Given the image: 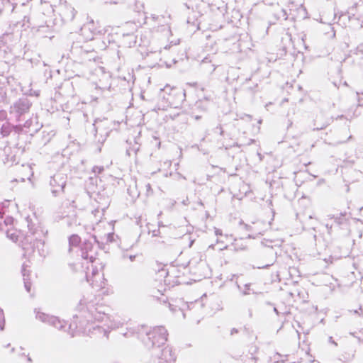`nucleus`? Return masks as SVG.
<instances>
[{
    "instance_id": "1",
    "label": "nucleus",
    "mask_w": 363,
    "mask_h": 363,
    "mask_svg": "<svg viewBox=\"0 0 363 363\" xmlns=\"http://www.w3.org/2000/svg\"><path fill=\"white\" fill-rule=\"evenodd\" d=\"M96 297L89 294L82 296L78 304V310L81 313L79 317L75 315L74 320L67 326L66 322L57 317L47 314L40 310H35V318L40 321L53 326L59 330L67 333L71 336L79 333L87 335L106 336L113 329L122 326L124 321L118 316L110 317L99 310L97 306Z\"/></svg>"
},
{
    "instance_id": "2",
    "label": "nucleus",
    "mask_w": 363,
    "mask_h": 363,
    "mask_svg": "<svg viewBox=\"0 0 363 363\" xmlns=\"http://www.w3.org/2000/svg\"><path fill=\"white\" fill-rule=\"evenodd\" d=\"M199 264L204 265V262L202 261V256L199 253L193 257L186 265L158 264L157 277L161 281L163 279L164 284L166 286L172 287L177 284L186 283L182 277L189 271H193Z\"/></svg>"
},
{
    "instance_id": "3",
    "label": "nucleus",
    "mask_w": 363,
    "mask_h": 363,
    "mask_svg": "<svg viewBox=\"0 0 363 363\" xmlns=\"http://www.w3.org/2000/svg\"><path fill=\"white\" fill-rule=\"evenodd\" d=\"M86 277L87 281L96 291H101L102 295L108 296L113 293V289L104 278L102 263L97 262L91 263L86 267Z\"/></svg>"
},
{
    "instance_id": "4",
    "label": "nucleus",
    "mask_w": 363,
    "mask_h": 363,
    "mask_svg": "<svg viewBox=\"0 0 363 363\" xmlns=\"http://www.w3.org/2000/svg\"><path fill=\"white\" fill-rule=\"evenodd\" d=\"M103 211H100L99 209H96L89 215V219L91 220V223L90 225H86L85 228L86 230L91 229L92 230L96 232V234L93 235V239L95 242L99 244V242H106V243H109L115 241V238L116 237L113 233H108L103 235L101 233V228H105L106 225L111 228L110 223L105 220H101V218L103 216Z\"/></svg>"
},
{
    "instance_id": "5",
    "label": "nucleus",
    "mask_w": 363,
    "mask_h": 363,
    "mask_svg": "<svg viewBox=\"0 0 363 363\" xmlns=\"http://www.w3.org/2000/svg\"><path fill=\"white\" fill-rule=\"evenodd\" d=\"M145 333L147 338L143 340L147 348L160 347L167 340V331L162 326L155 327L150 329L142 328Z\"/></svg>"
},
{
    "instance_id": "6",
    "label": "nucleus",
    "mask_w": 363,
    "mask_h": 363,
    "mask_svg": "<svg viewBox=\"0 0 363 363\" xmlns=\"http://www.w3.org/2000/svg\"><path fill=\"white\" fill-rule=\"evenodd\" d=\"M67 176L62 172H57L50 177V186L52 194L56 196L64 191Z\"/></svg>"
},
{
    "instance_id": "7",
    "label": "nucleus",
    "mask_w": 363,
    "mask_h": 363,
    "mask_svg": "<svg viewBox=\"0 0 363 363\" xmlns=\"http://www.w3.org/2000/svg\"><path fill=\"white\" fill-rule=\"evenodd\" d=\"M18 40V37L12 33L4 34L0 37V50L6 55L13 52Z\"/></svg>"
},
{
    "instance_id": "8",
    "label": "nucleus",
    "mask_w": 363,
    "mask_h": 363,
    "mask_svg": "<svg viewBox=\"0 0 363 363\" xmlns=\"http://www.w3.org/2000/svg\"><path fill=\"white\" fill-rule=\"evenodd\" d=\"M30 107V103L27 99H21L16 101L11 107L10 114L11 120L14 118L15 121H19L20 116L27 112Z\"/></svg>"
},
{
    "instance_id": "9",
    "label": "nucleus",
    "mask_w": 363,
    "mask_h": 363,
    "mask_svg": "<svg viewBox=\"0 0 363 363\" xmlns=\"http://www.w3.org/2000/svg\"><path fill=\"white\" fill-rule=\"evenodd\" d=\"M271 225V222L266 223L261 220L253 222L252 225H245V227L247 231L249 238H255L258 235H261Z\"/></svg>"
},
{
    "instance_id": "10",
    "label": "nucleus",
    "mask_w": 363,
    "mask_h": 363,
    "mask_svg": "<svg viewBox=\"0 0 363 363\" xmlns=\"http://www.w3.org/2000/svg\"><path fill=\"white\" fill-rule=\"evenodd\" d=\"M94 245L88 241L84 242L82 247V257L84 259L87 261V263H94L99 262L96 258V252Z\"/></svg>"
},
{
    "instance_id": "11",
    "label": "nucleus",
    "mask_w": 363,
    "mask_h": 363,
    "mask_svg": "<svg viewBox=\"0 0 363 363\" xmlns=\"http://www.w3.org/2000/svg\"><path fill=\"white\" fill-rule=\"evenodd\" d=\"M18 149L16 147H11L6 146L3 150L2 160L6 165L11 166L17 162L16 153Z\"/></svg>"
},
{
    "instance_id": "12",
    "label": "nucleus",
    "mask_w": 363,
    "mask_h": 363,
    "mask_svg": "<svg viewBox=\"0 0 363 363\" xmlns=\"http://www.w3.org/2000/svg\"><path fill=\"white\" fill-rule=\"evenodd\" d=\"M81 31L86 40H92L94 35L99 33L96 23L93 20L85 23L82 28Z\"/></svg>"
},
{
    "instance_id": "13",
    "label": "nucleus",
    "mask_w": 363,
    "mask_h": 363,
    "mask_svg": "<svg viewBox=\"0 0 363 363\" xmlns=\"http://www.w3.org/2000/svg\"><path fill=\"white\" fill-rule=\"evenodd\" d=\"M215 235L217 237V243H221L224 245L220 250L227 249L231 247L233 238L232 235H223L222 231L218 228H215Z\"/></svg>"
},
{
    "instance_id": "14",
    "label": "nucleus",
    "mask_w": 363,
    "mask_h": 363,
    "mask_svg": "<svg viewBox=\"0 0 363 363\" xmlns=\"http://www.w3.org/2000/svg\"><path fill=\"white\" fill-rule=\"evenodd\" d=\"M176 357L172 349L169 347H164L159 357L158 363H174Z\"/></svg>"
},
{
    "instance_id": "15",
    "label": "nucleus",
    "mask_w": 363,
    "mask_h": 363,
    "mask_svg": "<svg viewBox=\"0 0 363 363\" xmlns=\"http://www.w3.org/2000/svg\"><path fill=\"white\" fill-rule=\"evenodd\" d=\"M21 181L23 182L25 181V178L26 177L28 179L30 180V177L33 175V172L32 169V167L30 164H23L21 167Z\"/></svg>"
},
{
    "instance_id": "16",
    "label": "nucleus",
    "mask_w": 363,
    "mask_h": 363,
    "mask_svg": "<svg viewBox=\"0 0 363 363\" xmlns=\"http://www.w3.org/2000/svg\"><path fill=\"white\" fill-rule=\"evenodd\" d=\"M27 265L26 264H23L22 267V274L24 281V286L28 292H30L31 290V283L30 281V272L29 270L27 269Z\"/></svg>"
},
{
    "instance_id": "17",
    "label": "nucleus",
    "mask_w": 363,
    "mask_h": 363,
    "mask_svg": "<svg viewBox=\"0 0 363 363\" xmlns=\"http://www.w3.org/2000/svg\"><path fill=\"white\" fill-rule=\"evenodd\" d=\"M1 126V134L3 137L7 136L14 129V125H11L10 122L6 121L2 123H0Z\"/></svg>"
},
{
    "instance_id": "18",
    "label": "nucleus",
    "mask_w": 363,
    "mask_h": 363,
    "mask_svg": "<svg viewBox=\"0 0 363 363\" xmlns=\"http://www.w3.org/2000/svg\"><path fill=\"white\" fill-rule=\"evenodd\" d=\"M26 220L28 223V228H29V230L30 231V233L33 235L36 233H38L39 230H38V226H37V224H38L37 219L35 218V220H33L31 218L28 216L26 218Z\"/></svg>"
},
{
    "instance_id": "19",
    "label": "nucleus",
    "mask_w": 363,
    "mask_h": 363,
    "mask_svg": "<svg viewBox=\"0 0 363 363\" xmlns=\"http://www.w3.org/2000/svg\"><path fill=\"white\" fill-rule=\"evenodd\" d=\"M245 244L242 238L240 239H234L233 240L231 247H233L235 250H241L245 249Z\"/></svg>"
},
{
    "instance_id": "20",
    "label": "nucleus",
    "mask_w": 363,
    "mask_h": 363,
    "mask_svg": "<svg viewBox=\"0 0 363 363\" xmlns=\"http://www.w3.org/2000/svg\"><path fill=\"white\" fill-rule=\"evenodd\" d=\"M81 242L80 238L77 235H72L69 238V250L73 247H76Z\"/></svg>"
},
{
    "instance_id": "21",
    "label": "nucleus",
    "mask_w": 363,
    "mask_h": 363,
    "mask_svg": "<svg viewBox=\"0 0 363 363\" xmlns=\"http://www.w3.org/2000/svg\"><path fill=\"white\" fill-rule=\"evenodd\" d=\"M7 237L13 242H18L21 238V232L16 230H9L7 231Z\"/></svg>"
},
{
    "instance_id": "22",
    "label": "nucleus",
    "mask_w": 363,
    "mask_h": 363,
    "mask_svg": "<svg viewBox=\"0 0 363 363\" xmlns=\"http://www.w3.org/2000/svg\"><path fill=\"white\" fill-rule=\"evenodd\" d=\"M66 222L67 225L70 227L77 226L81 224V223L78 220L77 217L76 216H73L72 217L67 218L66 219Z\"/></svg>"
},
{
    "instance_id": "23",
    "label": "nucleus",
    "mask_w": 363,
    "mask_h": 363,
    "mask_svg": "<svg viewBox=\"0 0 363 363\" xmlns=\"http://www.w3.org/2000/svg\"><path fill=\"white\" fill-rule=\"evenodd\" d=\"M9 203H10L9 201H6L3 202L1 203V205L0 206V220L2 218V215H4L6 213V211H4V208L8 207Z\"/></svg>"
},
{
    "instance_id": "24",
    "label": "nucleus",
    "mask_w": 363,
    "mask_h": 363,
    "mask_svg": "<svg viewBox=\"0 0 363 363\" xmlns=\"http://www.w3.org/2000/svg\"><path fill=\"white\" fill-rule=\"evenodd\" d=\"M5 320L3 311L0 308V330L4 329Z\"/></svg>"
},
{
    "instance_id": "25",
    "label": "nucleus",
    "mask_w": 363,
    "mask_h": 363,
    "mask_svg": "<svg viewBox=\"0 0 363 363\" xmlns=\"http://www.w3.org/2000/svg\"><path fill=\"white\" fill-rule=\"evenodd\" d=\"M7 83L9 85H10L12 87H13L16 85V79L13 77H9L7 78Z\"/></svg>"
},
{
    "instance_id": "26",
    "label": "nucleus",
    "mask_w": 363,
    "mask_h": 363,
    "mask_svg": "<svg viewBox=\"0 0 363 363\" xmlns=\"http://www.w3.org/2000/svg\"><path fill=\"white\" fill-rule=\"evenodd\" d=\"M6 112L4 111H0V123L6 121Z\"/></svg>"
},
{
    "instance_id": "27",
    "label": "nucleus",
    "mask_w": 363,
    "mask_h": 363,
    "mask_svg": "<svg viewBox=\"0 0 363 363\" xmlns=\"http://www.w3.org/2000/svg\"><path fill=\"white\" fill-rule=\"evenodd\" d=\"M103 171H104V167H103L96 166V167H94V168H93V172L94 173L100 174Z\"/></svg>"
},
{
    "instance_id": "28",
    "label": "nucleus",
    "mask_w": 363,
    "mask_h": 363,
    "mask_svg": "<svg viewBox=\"0 0 363 363\" xmlns=\"http://www.w3.org/2000/svg\"><path fill=\"white\" fill-rule=\"evenodd\" d=\"M6 98V92L4 89H0V102L4 101Z\"/></svg>"
},
{
    "instance_id": "29",
    "label": "nucleus",
    "mask_w": 363,
    "mask_h": 363,
    "mask_svg": "<svg viewBox=\"0 0 363 363\" xmlns=\"http://www.w3.org/2000/svg\"><path fill=\"white\" fill-rule=\"evenodd\" d=\"M172 90V87H171L169 85L165 86L164 89H161L162 91L167 92V93L170 92Z\"/></svg>"
},
{
    "instance_id": "30",
    "label": "nucleus",
    "mask_w": 363,
    "mask_h": 363,
    "mask_svg": "<svg viewBox=\"0 0 363 363\" xmlns=\"http://www.w3.org/2000/svg\"><path fill=\"white\" fill-rule=\"evenodd\" d=\"M145 188L147 191V194H151L152 193V190L150 184H146Z\"/></svg>"
},
{
    "instance_id": "31",
    "label": "nucleus",
    "mask_w": 363,
    "mask_h": 363,
    "mask_svg": "<svg viewBox=\"0 0 363 363\" xmlns=\"http://www.w3.org/2000/svg\"><path fill=\"white\" fill-rule=\"evenodd\" d=\"M354 313H357V314H358V315H361V314L362 313V307H360V308H359V310H355V311H354Z\"/></svg>"
},
{
    "instance_id": "32",
    "label": "nucleus",
    "mask_w": 363,
    "mask_h": 363,
    "mask_svg": "<svg viewBox=\"0 0 363 363\" xmlns=\"http://www.w3.org/2000/svg\"><path fill=\"white\" fill-rule=\"evenodd\" d=\"M189 247H191L194 242V239H192L191 237H189Z\"/></svg>"
},
{
    "instance_id": "33",
    "label": "nucleus",
    "mask_w": 363,
    "mask_h": 363,
    "mask_svg": "<svg viewBox=\"0 0 363 363\" xmlns=\"http://www.w3.org/2000/svg\"><path fill=\"white\" fill-rule=\"evenodd\" d=\"M191 227H186V228L185 233H190V231H191Z\"/></svg>"
},
{
    "instance_id": "34",
    "label": "nucleus",
    "mask_w": 363,
    "mask_h": 363,
    "mask_svg": "<svg viewBox=\"0 0 363 363\" xmlns=\"http://www.w3.org/2000/svg\"><path fill=\"white\" fill-rule=\"evenodd\" d=\"M135 257V255H130V256H128V258H129V259H130L131 262H133V261L134 260Z\"/></svg>"
},
{
    "instance_id": "35",
    "label": "nucleus",
    "mask_w": 363,
    "mask_h": 363,
    "mask_svg": "<svg viewBox=\"0 0 363 363\" xmlns=\"http://www.w3.org/2000/svg\"><path fill=\"white\" fill-rule=\"evenodd\" d=\"M26 357H27V360H28V362L29 363H30V362H32L31 358H30L28 355V356H26Z\"/></svg>"
},
{
    "instance_id": "36",
    "label": "nucleus",
    "mask_w": 363,
    "mask_h": 363,
    "mask_svg": "<svg viewBox=\"0 0 363 363\" xmlns=\"http://www.w3.org/2000/svg\"><path fill=\"white\" fill-rule=\"evenodd\" d=\"M23 249L25 250L28 251V247H26L24 244H23Z\"/></svg>"
},
{
    "instance_id": "37",
    "label": "nucleus",
    "mask_w": 363,
    "mask_h": 363,
    "mask_svg": "<svg viewBox=\"0 0 363 363\" xmlns=\"http://www.w3.org/2000/svg\"><path fill=\"white\" fill-rule=\"evenodd\" d=\"M29 237H30V236H28V237L26 238V240L27 241H29V240H30V241H31V240H32V238H29Z\"/></svg>"
},
{
    "instance_id": "38",
    "label": "nucleus",
    "mask_w": 363,
    "mask_h": 363,
    "mask_svg": "<svg viewBox=\"0 0 363 363\" xmlns=\"http://www.w3.org/2000/svg\"><path fill=\"white\" fill-rule=\"evenodd\" d=\"M39 244H40V245H43V242H42L40 240H39V241H38V242H37V245L38 246V245H39Z\"/></svg>"
},
{
    "instance_id": "39",
    "label": "nucleus",
    "mask_w": 363,
    "mask_h": 363,
    "mask_svg": "<svg viewBox=\"0 0 363 363\" xmlns=\"http://www.w3.org/2000/svg\"><path fill=\"white\" fill-rule=\"evenodd\" d=\"M169 308L172 311H175V309H174L173 308H172V305L169 306Z\"/></svg>"
},
{
    "instance_id": "40",
    "label": "nucleus",
    "mask_w": 363,
    "mask_h": 363,
    "mask_svg": "<svg viewBox=\"0 0 363 363\" xmlns=\"http://www.w3.org/2000/svg\"><path fill=\"white\" fill-rule=\"evenodd\" d=\"M11 351V352H13L15 351V348L12 347Z\"/></svg>"
}]
</instances>
